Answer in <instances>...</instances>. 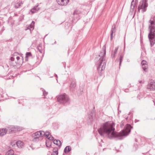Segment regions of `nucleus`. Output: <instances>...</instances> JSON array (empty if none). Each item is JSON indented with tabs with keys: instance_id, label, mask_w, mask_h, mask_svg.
Masks as SVG:
<instances>
[{
	"instance_id": "obj_1",
	"label": "nucleus",
	"mask_w": 155,
	"mask_h": 155,
	"mask_svg": "<svg viewBox=\"0 0 155 155\" xmlns=\"http://www.w3.org/2000/svg\"><path fill=\"white\" fill-rule=\"evenodd\" d=\"M132 128V127L130 125L127 124L121 131L118 133L114 131L113 123L107 122L104 124L98 130L100 134L104 137H107L110 139L117 138L118 139L122 140L128 135Z\"/></svg>"
},
{
	"instance_id": "obj_2",
	"label": "nucleus",
	"mask_w": 155,
	"mask_h": 155,
	"mask_svg": "<svg viewBox=\"0 0 155 155\" xmlns=\"http://www.w3.org/2000/svg\"><path fill=\"white\" fill-rule=\"evenodd\" d=\"M103 52L101 51L99 55L100 57L97 62V70L100 76H101L102 73L101 72L104 70L106 67V61H105L106 47L104 45L103 47Z\"/></svg>"
},
{
	"instance_id": "obj_3",
	"label": "nucleus",
	"mask_w": 155,
	"mask_h": 155,
	"mask_svg": "<svg viewBox=\"0 0 155 155\" xmlns=\"http://www.w3.org/2000/svg\"><path fill=\"white\" fill-rule=\"evenodd\" d=\"M150 24L149 25V33L148 37L150 42L151 47L155 43V15L154 16L153 20H150L149 21Z\"/></svg>"
},
{
	"instance_id": "obj_4",
	"label": "nucleus",
	"mask_w": 155,
	"mask_h": 155,
	"mask_svg": "<svg viewBox=\"0 0 155 155\" xmlns=\"http://www.w3.org/2000/svg\"><path fill=\"white\" fill-rule=\"evenodd\" d=\"M57 97L58 101L60 104H63L68 103L69 101L68 96L65 94L58 95Z\"/></svg>"
},
{
	"instance_id": "obj_5",
	"label": "nucleus",
	"mask_w": 155,
	"mask_h": 155,
	"mask_svg": "<svg viewBox=\"0 0 155 155\" xmlns=\"http://www.w3.org/2000/svg\"><path fill=\"white\" fill-rule=\"evenodd\" d=\"M147 1V0H143L141 3H140L138 8L139 12H140V10L141 9H142L141 12L142 13L146 12V8L148 6Z\"/></svg>"
},
{
	"instance_id": "obj_6",
	"label": "nucleus",
	"mask_w": 155,
	"mask_h": 155,
	"mask_svg": "<svg viewBox=\"0 0 155 155\" xmlns=\"http://www.w3.org/2000/svg\"><path fill=\"white\" fill-rule=\"evenodd\" d=\"M7 131L9 133H15L17 131H20L22 130V129L20 127L13 125L9 126L7 127Z\"/></svg>"
},
{
	"instance_id": "obj_7",
	"label": "nucleus",
	"mask_w": 155,
	"mask_h": 155,
	"mask_svg": "<svg viewBox=\"0 0 155 155\" xmlns=\"http://www.w3.org/2000/svg\"><path fill=\"white\" fill-rule=\"evenodd\" d=\"M125 49V46L124 47V49L123 51H120L118 54V57H119V59L118 58L117 59L116 61H118L119 60V66L120 67L121 66L122 62L123 61V59L124 55V50Z\"/></svg>"
},
{
	"instance_id": "obj_8",
	"label": "nucleus",
	"mask_w": 155,
	"mask_h": 155,
	"mask_svg": "<svg viewBox=\"0 0 155 155\" xmlns=\"http://www.w3.org/2000/svg\"><path fill=\"white\" fill-rule=\"evenodd\" d=\"M147 88L150 89V91L155 90V81L152 80L150 81Z\"/></svg>"
},
{
	"instance_id": "obj_9",
	"label": "nucleus",
	"mask_w": 155,
	"mask_h": 155,
	"mask_svg": "<svg viewBox=\"0 0 155 155\" xmlns=\"http://www.w3.org/2000/svg\"><path fill=\"white\" fill-rule=\"evenodd\" d=\"M45 135V133L43 131H37L32 134V136L34 137L39 138L40 136H43Z\"/></svg>"
},
{
	"instance_id": "obj_10",
	"label": "nucleus",
	"mask_w": 155,
	"mask_h": 155,
	"mask_svg": "<svg viewBox=\"0 0 155 155\" xmlns=\"http://www.w3.org/2000/svg\"><path fill=\"white\" fill-rule=\"evenodd\" d=\"M10 61H9L10 64L12 67H14L17 64H21L20 62H17L15 61V58L13 57H12L10 58Z\"/></svg>"
},
{
	"instance_id": "obj_11",
	"label": "nucleus",
	"mask_w": 155,
	"mask_h": 155,
	"mask_svg": "<svg viewBox=\"0 0 155 155\" xmlns=\"http://www.w3.org/2000/svg\"><path fill=\"white\" fill-rule=\"evenodd\" d=\"M56 1L59 5L61 6H66L69 3V0H56Z\"/></svg>"
},
{
	"instance_id": "obj_12",
	"label": "nucleus",
	"mask_w": 155,
	"mask_h": 155,
	"mask_svg": "<svg viewBox=\"0 0 155 155\" xmlns=\"http://www.w3.org/2000/svg\"><path fill=\"white\" fill-rule=\"evenodd\" d=\"M70 81L71 83L70 84V89L71 91H73V89L75 87L76 85L75 79L73 78H71Z\"/></svg>"
},
{
	"instance_id": "obj_13",
	"label": "nucleus",
	"mask_w": 155,
	"mask_h": 155,
	"mask_svg": "<svg viewBox=\"0 0 155 155\" xmlns=\"http://www.w3.org/2000/svg\"><path fill=\"white\" fill-rule=\"evenodd\" d=\"M119 46L116 47L114 50L111 51V57L112 58H114L116 56L117 51L118 49Z\"/></svg>"
},
{
	"instance_id": "obj_14",
	"label": "nucleus",
	"mask_w": 155,
	"mask_h": 155,
	"mask_svg": "<svg viewBox=\"0 0 155 155\" xmlns=\"http://www.w3.org/2000/svg\"><path fill=\"white\" fill-rule=\"evenodd\" d=\"M6 129H2L0 130V136H2L5 135L7 132Z\"/></svg>"
},
{
	"instance_id": "obj_15",
	"label": "nucleus",
	"mask_w": 155,
	"mask_h": 155,
	"mask_svg": "<svg viewBox=\"0 0 155 155\" xmlns=\"http://www.w3.org/2000/svg\"><path fill=\"white\" fill-rule=\"evenodd\" d=\"M48 134H45V137L48 138L49 140H54V138L51 135H50V133L49 132H47V133Z\"/></svg>"
},
{
	"instance_id": "obj_16",
	"label": "nucleus",
	"mask_w": 155,
	"mask_h": 155,
	"mask_svg": "<svg viewBox=\"0 0 155 155\" xmlns=\"http://www.w3.org/2000/svg\"><path fill=\"white\" fill-rule=\"evenodd\" d=\"M138 2V1L137 0H133L131 3V8H132V6L133 5V9L135 7L137 6V4Z\"/></svg>"
},
{
	"instance_id": "obj_17",
	"label": "nucleus",
	"mask_w": 155,
	"mask_h": 155,
	"mask_svg": "<svg viewBox=\"0 0 155 155\" xmlns=\"http://www.w3.org/2000/svg\"><path fill=\"white\" fill-rule=\"evenodd\" d=\"M53 143L59 147L61 146V141L59 140L54 139V140Z\"/></svg>"
},
{
	"instance_id": "obj_18",
	"label": "nucleus",
	"mask_w": 155,
	"mask_h": 155,
	"mask_svg": "<svg viewBox=\"0 0 155 155\" xmlns=\"http://www.w3.org/2000/svg\"><path fill=\"white\" fill-rule=\"evenodd\" d=\"M71 147L69 146H67L65 148L64 150V152L65 153H68L71 151Z\"/></svg>"
},
{
	"instance_id": "obj_19",
	"label": "nucleus",
	"mask_w": 155,
	"mask_h": 155,
	"mask_svg": "<svg viewBox=\"0 0 155 155\" xmlns=\"http://www.w3.org/2000/svg\"><path fill=\"white\" fill-rule=\"evenodd\" d=\"M23 4V2H18L14 4V7L16 9L18 8L19 7L21 6L22 4Z\"/></svg>"
},
{
	"instance_id": "obj_20",
	"label": "nucleus",
	"mask_w": 155,
	"mask_h": 155,
	"mask_svg": "<svg viewBox=\"0 0 155 155\" xmlns=\"http://www.w3.org/2000/svg\"><path fill=\"white\" fill-rule=\"evenodd\" d=\"M16 145L18 147H22L23 146V142L20 140L16 142Z\"/></svg>"
},
{
	"instance_id": "obj_21",
	"label": "nucleus",
	"mask_w": 155,
	"mask_h": 155,
	"mask_svg": "<svg viewBox=\"0 0 155 155\" xmlns=\"http://www.w3.org/2000/svg\"><path fill=\"white\" fill-rule=\"evenodd\" d=\"M38 5L35 6L32 9L31 11L32 13H34L38 11L39 10V8H38Z\"/></svg>"
},
{
	"instance_id": "obj_22",
	"label": "nucleus",
	"mask_w": 155,
	"mask_h": 155,
	"mask_svg": "<svg viewBox=\"0 0 155 155\" xmlns=\"http://www.w3.org/2000/svg\"><path fill=\"white\" fill-rule=\"evenodd\" d=\"M142 68L144 70L145 72H147V69L148 68V65H142Z\"/></svg>"
},
{
	"instance_id": "obj_23",
	"label": "nucleus",
	"mask_w": 155,
	"mask_h": 155,
	"mask_svg": "<svg viewBox=\"0 0 155 155\" xmlns=\"http://www.w3.org/2000/svg\"><path fill=\"white\" fill-rule=\"evenodd\" d=\"M58 149L57 147H54L53 149V152H54L55 154H57L56 155H58Z\"/></svg>"
},
{
	"instance_id": "obj_24",
	"label": "nucleus",
	"mask_w": 155,
	"mask_h": 155,
	"mask_svg": "<svg viewBox=\"0 0 155 155\" xmlns=\"http://www.w3.org/2000/svg\"><path fill=\"white\" fill-rule=\"evenodd\" d=\"M32 56L30 52H27L26 54V57L28 58L29 57Z\"/></svg>"
},
{
	"instance_id": "obj_25",
	"label": "nucleus",
	"mask_w": 155,
	"mask_h": 155,
	"mask_svg": "<svg viewBox=\"0 0 155 155\" xmlns=\"http://www.w3.org/2000/svg\"><path fill=\"white\" fill-rule=\"evenodd\" d=\"M34 21H32L31 24L30 25L31 28H32L33 29L34 28Z\"/></svg>"
},
{
	"instance_id": "obj_26",
	"label": "nucleus",
	"mask_w": 155,
	"mask_h": 155,
	"mask_svg": "<svg viewBox=\"0 0 155 155\" xmlns=\"http://www.w3.org/2000/svg\"><path fill=\"white\" fill-rule=\"evenodd\" d=\"M42 91H43V94L44 96H45L48 94V93L47 92H46L45 91V90L43 89Z\"/></svg>"
},
{
	"instance_id": "obj_27",
	"label": "nucleus",
	"mask_w": 155,
	"mask_h": 155,
	"mask_svg": "<svg viewBox=\"0 0 155 155\" xmlns=\"http://www.w3.org/2000/svg\"><path fill=\"white\" fill-rule=\"evenodd\" d=\"M146 63H147V62L146 61L143 60L141 61V64L142 65H147L146 64Z\"/></svg>"
},
{
	"instance_id": "obj_28",
	"label": "nucleus",
	"mask_w": 155,
	"mask_h": 155,
	"mask_svg": "<svg viewBox=\"0 0 155 155\" xmlns=\"http://www.w3.org/2000/svg\"><path fill=\"white\" fill-rule=\"evenodd\" d=\"M39 138H38L36 137H34V138L33 139V141L34 142H38L39 140Z\"/></svg>"
},
{
	"instance_id": "obj_29",
	"label": "nucleus",
	"mask_w": 155,
	"mask_h": 155,
	"mask_svg": "<svg viewBox=\"0 0 155 155\" xmlns=\"http://www.w3.org/2000/svg\"><path fill=\"white\" fill-rule=\"evenodd\" d=\"M48 141H46V146L47 147H49L51 146V145L50 143V144H47Z\"/></svg>"
},
{
	"instance_id": "obj_30",
	"label": "nucleus",
	"mask_w": 155,
	"mask_h": 155,
	"mask_svg": "<svg viewBox=\"0 0 155 155\" xmlns=\"http://www.w3.org/2000/svg\"><path fill=\"white\" fill-rule=\"evenodd\" d=\"M115 26H116V25L115 24H114V25H113L112 26V27L111 30H115Z\"/></svg>"
},
{
	"instance_id": "obj_31",
	"label": "nucleus",
	"mask_w": 155,
	"mask_h": 155,
	"mask_svg": "<svg viewBox=\"0 0 155 155\" xmlns=\"http://www.w3.org/2000/svg\"><path fill=\"white\" fill-rule=\"evenodd\" d=\"M124 121H122L121 122V124L120 125L121 127H122L124 126Z\"/></svg>"
},
{
	"instance_id": "obj_32",
	"label": "nucleus",
	"mask_w": 155,
	"mask_h": 155,
	"mask_svg": "<svg viewBox=\"0 0 155 155\" xmlns=\"http://www.w3.org/2000/svg\"><path fill=\"white\" fill-rule=\"evenodd\" d=\"M115 30H111V31L110 35H113L114 33H115Z\"/></svg>"
},
{
	"instance_id": "obj_33",
	"label": "nucleus",
	"mask_w": 155,
	"mask_h": 155,
	"mask_svg": "<svg viewBox=\"0 0 155 155\" xmlns=\"http://www.w3.org/2000/svg\"><path fill=\"white\" fill-rule=\"evenodd\" d=\"M16 59L17 60V62H20V61H19L20 58L19 56H17L16 58Z\"/></svg>"
},
{
	"instance_id": "obj_34",
	"label": "nucleus",
	"mask_w": 155,
	"mask_h": 155,
	"mask_svg": "<svg viewBox=\"0 0 155 155\" xmlns=\"http://www.w3.org/2000/svg\"><path fill=\"white\" fill-rule=\"evenodd\" d=\"M18 54L17 52H15L12 54L13 56H17Z\"/></svg>"
},
{
	"instance_id": "obj_35",
	"label": "nucleus",
	"mask_w": 155,
	"mask_h": 155,
	"mask_svg": "<svg viewBox=\"0 0 155 155\" xmlns=\"http://www.w3.org/2000/svg\"><path fill=\"white\" fill-rule=\"evenodd\" d=\"M78 14V11H77L75 10L74 12L73 13V15H76V14Z\"/></svg>"
},
{
	"instance_id": "obj_36",
	"label": "nucleus",
	"mask_w": 155,
	"mask_h": 155,
	"mask_svg": "<svg viewBox=\"0 0 155 155\" xmlns=\"http://www.w3.org/2000/svg\"><path fill=\"white\" fill-rule=\"evenodd\" d=\"M113 37H114L113 35H110V39L111 40H112Z\"/></svg>"
},
{
	"instance_id": "obj_37",
	"label": "nucleus",
	"mask_w": 155,
	"mask_h": 155,
	"mask_svg": "<svg viewBox=\"0 0 155 155\" xmlns=\"http://www.w3.org/2000/svg\"><path fill=\"white\" fill-rule=\"evenodd\" d=\"M139 82L140 84H143L144 82V81H139Z\"/></svg>"
},
{
	"instance_id": "obj_38",
	"label": "nucleus",
	"mask_w": 155,
	"mask_h": 155,
	"mask_svg": "<svg viewBox=\"0 0 155 155\" xmlns=\"http://www.w3.org/2000/svg\"><path fill=\"white\" fill-rule=\"evenodd\" d=\"M57 154L54 153V152H53V153L51 154V155H56Z\"/></svg>"
},
{
	"instance_id": "obj_39",
	"label": "nucleus",
	"mask_w": 155,
	"mask_h": 155,
	"mask_svg": "<svg viewBox=\"0 0 155 155\" xmlns=\"http://www.w3.org/2000/svg\"><path fill=\"white\" fill-rule=\"evenodd\" d=\"M5 30V29H4V26H3L2 28V31L3 32V31Z\"/></svg>"
},
{
	"instance_id": "obj_40",
	"label": "nucleus",
	"mask_w": 155,
	"mask_h": 155,
	"mask_svg": "<svg viewBox=\"0 0 155 155\" xmlns=\"http://www.w3.org/2000/svg\"><path fill=\"white\" fill-rule=\"evenodd\" d=\"M38 51H39L41 53H42V51L40 50L39 49V48H38Z\"/></svg>"
},
{
	"instance_id": "obj_41",
	"label": "nucleus",
	"mask_w": 155,
	"mask_h": 155,
	"mask_svg": "<svg viewBox=\"0 0 155 155\" xmlns=\"http://www.w3.org/2000/svg\"><path fill=\"white\" fill-rule=\"evenodd\" d=\"M139 121V120L136 119L135 120V122H137Z\"/></svg>"
},
{
	"instance_id": "obj_42",
	"label": "nucleus",
	"mask_w": 155,
	"mask_h": 155,
	"mask_svg": "<svg viewBox=\"0 0 155 155\" xmlns=\"http://www.w3.org/2000/svg\"><path fill=\"white\" fill-rule=\"evenodd\" d=\"M54 76L56 77L57 78H57H58V76L56 74H55Z\"/></svg>"
},
{
	"instance_id": "obj_43",
	"label": "nucleus",
	"mask_w": 155,
	"mask_h": 155,
	"mask_svg": "<svg viewBox=\"0 0 155 155\" xmlns=\"http://www.w3.org/2000/svg\"><path fill=\"white\" fill-rule=\"evenodd\" d=\"M145 155H151L150 154H149V153H146V154H145Z\"/></svg>"
},
{
	"instance_id": "obj_44",
	"label": "nucleus",
	"mask_w": 155,
	"mask_h": 155,
	"mask_svg": "<svg viewBox=\"0 0 155 155\" xmlns=\"http://www.w3.org/2000/svg\"><path fill=\"white\" fill-rule=\"evenodd\" d=\"M54 43V44H56V42L55 41Z\"/></svg>"
},
{
	"instance_id": "obj_45",
	"label": "nucleus",
	"mask_w": 155,
	"mask_h": 155,
	"mask_svg": "<svg viewBox=\"0 0 155 155\" xmlns=\"http://www.w3.org/2000/svg\"><path fill=\"white\" fill-rule=\"evenodd\" d=\"M22 60H23V57H22Z\"/></svg>"
},
{
	"instance_id": "obj_46",
	"label": "nucleus",
	"mask_w": 155,
	"mask_h": 155,
	"mask_svg": "<svg viewBox=\"0 0 155 155\" xmlns=\"http://www.w3.org/2000/svg\"><path fill=\"white\" fill-rule=\"evenodd\" d=\"M58 143H59V145L60 143H59V142H58Z\"/></svg>"
},
{
	"instance_id": "obj_47",
	"label": "nucleus",
	"mask_w": 155,
	"mask_h": 155,
	"mask_svg": "<svg viewBox=\"0 0 155 155\" xmlns=\"http://www.w3.org/2000/svg\"><path fill=\"white\" fill-rule=\"evenodd\" d=\"M130 114V112H129V115Z\"/></svg>"
},
{
	"instance_id": "obj_48",
	"label": "nucleus",
	"mask_w": 155,
	"mask_h": 155,
	"mask_svg": "<svg viewBox=\"0 0 155 155\" xmlns=\"http://www.w3.org/2000/svg\"><path fill=\"white\" fill-rule=\"evenodd\" d=\"M154 104H155V103H154Z\"/></svg>"
}]
</instances>
